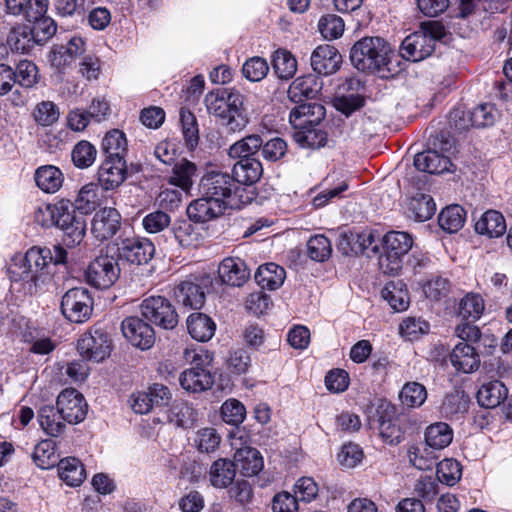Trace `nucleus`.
<instances>
[{"label":"nucleus","instance_id":"obj_13","mask_svg":"<svg viewBox=\"0 0 512 512\" xmlns=\"http://www.w3.org/2000/svg\"><path fill=\"white\" fill-rule=\"evenodd\" d=\"M77 349L83 358L100 362L110 353L109 336L99 329L85 333L78 340Z\"/></svg>","mask_w":512,"mask_h":512},{"label":"nucleus","instance_id":"obj_48","mask_svg":"<svg viewBox=\"0 0 512 512\" xmlns=\"http://www.w3.org/2000/svg\"><path fill=\"white\" fill-rule=\"evenodd\" d=\"M485 309L483 298L477 293H467L459 303L458 314L466 321L478 320Z\"/></svg>","mask_w":512,"mask_h":512},{"label":"nucleus","instance_id":"obj_45","mask_svg":"<svg viewBox=\"0 0 512 512\" xmlns=\"http://www.w3.org/2000/svg\"><path fill=\"white\" fill-rule=\"evenodd\" d=\"M99 203L100 195L98 184L91 182L80 189L73 208L84 215L94 211Z\"/></svg>","mask_w":512,"mask_h":512},{"label":"nucleus","instance_id":"obj_56","mask_svg":"<svg viewBox=\"0 0 512 512\" xmlns=\"http://www.w3.org/2000/svg\"><path fill=\"white\" fill-rule=\"evenodd\" d=\"M39 34H10L7 38V44L14 52L29 53L35 44L43 45L48 41V37L38 38Z\"/></svg>","mask_w":512,"mask_h":512},{"label":"nucleus","instance_id":"obj_32","mask_svg":"<svg viewBox=\"0 0 512 512\" xmlns=\"http://www.w3.org/2000/svg\"><path fill=\"white\" fill-rule=\"evenodd\" d=\"M232 446L236 450L234 458L240 463L244 476L257 475L263 469V458L258 450L249 446L238 448L235 443H232Z\"/></svg>","mask_w":512,"mask_h":512},{"label":"nucleus","instance_id":"obj_62","mask_svg":"<svg viewBox=\"0 0 512 512\" xmlns=\"http://www.w3.org/2000/svg\"><path fill=\"white\" fill-rule=\"evenodd\" d=\"M180 121L186 145L190 149H194L199 141V131L196 117L190 111L181 110Z\"/></svg>","mask_w":512,"mask_h":512},{"label":"nucleus","instance_id":"obj_16","mask_svg":"<svg viewBox=\"0 0 512 512\" xmlns=\"http://www.w3.org/2000/svg\"><path fill=\"white\" fill-rule=\"evenodd\" d=\"M120 225V213L115 208L105 207L95 213L91 223V232L96 239L104 241L113 237Z\"/></svg>","mask_w":512,"mask_h":512},{"label":"nucleus","instance_id":"obj_18","mask_svg":"<svg viewBox=\"0 0 512 512\" xmlns=\"http://www.w3.org/2000/svg\"><path fill=\"white\" fill-rule=\"evenodd\" d=\"M56 227L64 232L68 244L75 245L79 244L85 236L86 220L83 214L76 212L70 202V207L65 208Z\"/></svg>","mask_w":512,"mask_h":512},{"label":"nucleus","instance_id":"obj_29","mask_svg":"<svg viewBox=\"0 0 512 512\" xmlns=\"http://www.w3.org/2000/svg\"><path fill=\"white\" fill-rule=\"evenodd\" d=\"M475 231L489 238L502 236L506 231V222L503 215L496 210L484 212L475 223Z\"/></svg>","mask_w":512,"mask_h":512},{"label":"nucleus","instance_id":"obj_5","mask_svg":"<svg viewBox=\"0 0 512 512\" xmlns=\"http://www.w3.org/2000/svg\"><path fill=\"white\" fill-rule=\"evenodd\" d=\"M454 149V140L441 132L429 139V148L417 153L414 166L417 170L430 174H440L449 171L451 164L449 154Z\"/></svg>","mask_w":512,"mask_h":512},{"label":"nucleus","instance_id":"obj_52","mask_svg":"<svg viewBox=\"0 0 512 512\" xmlns=\"http://www.w3.org/2000/svg\"><path fill=\"white\" fill-rule=\"evenodd\" d=\"M294 130L293 139L303 148L316 149L326 144L327 134L315 126Z\"/></svg>","mask_w":512,"mask_h":512},{"label":"nucleus","instance_id":"obj_22","mask_svg":"<svg viewBox=\"0 0 512 512\" xmlns=\"http://www.w3.org/2000/svg\"><path fill=\"white\" fill-rule=\"evenodd\" d=\"M202 196L192 201L187 207V215L190 220L197 223H205L214 220L225 213L227 210L221 202Z\"/></svg>","mask_w":512,"mask_h":512},{"label":"nucleus","instance_id":"obj_34","mask_svg":"<svg viewBox=\"0 0 512 512\" xmlns=\"http://www.w3.org/2000/svg\"><path fill=\"white\" fill-rule=\"evenodd\" d=\"M254 277L263 289L276 290L283 285L286 272L283 267L275 263H267L258 267Z\"/></svg>","mask_w":512,"mask_h":512},{"label":"nucleus","instance_id":"obj_4","mask_svg":"<svg viewBox=\"0 0 512 512\" xmlns=\"http://www.w3.org/2000/svg\"><path fill=\"white\" fill-rule=\"evenodd\" d=\"M183 359L192 367L180 374L179 382L182 388L190 392H202L211 388L214 378L208 367L212 364L213 354L203 348H186L183 351Z\"/></svg>","mask_w":512,"mask_h":512},{"label":"nucleus","instance_id":"obj_59","mask_svg":"<svg viewBox=\"0 0 512 512\" xmlns=\"http://www.w3.org/2000/svg\"><path fill=\"white\" fill-rule=\"evenodd\" d=\"M331 252V243L324 235L312 236L307 242V254L314 261L324 262L330 257Z\"/></svg>","mask_w":512,"mask_h":512},{"label":"nucleus","instance_id":"obj_20","mask_svg":"<svg viewBox=\"0 0 512 512\" xmlns=\"http://www.w3.org/2000/svg\"><path fill=\"white\" fill-rule=\"evenodd\" d=\"M218 275L222 283L231 287H241L249 280L250 270L242 259L226 257L219 264Z\"/></svg>","mask_w":512,"mask_h":512},{"label":"nucleus","instance_id":"obj_28","mask_svg":"<svg viewBox=\"0 0 512 512\" xmlns=\"http://www.w3.org/2000/svg\"><path fill=\"white\" fill-rule=\"evenodd\" d=\"M186 324L191 337L199 342L209 341L216 331V324L212 318L201 312L190 314Z\"/></svg>","mask_w":512,"mask_h":512},{"label":"nucleus","instance_id":"obj_27","mask_svg":"<svg viewBox=\"0 0 512 512\" xmlns=\"http://www.w3.org/2000/svg\"><path fill=\"white\" fill-rule=\"evenodd\" d=\"M322 185L324 189L314 197L312 202L315 208H322L329 201L340 198L341 194L348 189L346 180L336 172L328 174L323 180Z\"/></svg>","mask_w":512,"mask_h":512},{"label":"nucleus","instance_id":"obj_41","mask_svg":"<svg viewBox=\"0 0 512 512\" xmlns=\"http://www.w3.org/2000/svg\"><path fill=\"white\" fill-rule=\"evenodd\" d=\"M66 207H70L68 200H61L55 204H42L35 209L34 220L42 227L57 226Z\"/></svg>","mask_w":512,"mask_h":512},{"label":"nucleus","instance_id":"obj_64","mask_svg":"<svg viewBox=\"0 0 512 512\" xmlns=\"http://www.w3.org/2000/svg\"><path fill=\"white\" fill-rule=\"evenodd\" d=\"M473 127H487L495 123L499 116V112L495 105L491 103L480 104L471 110Z\"/></svg>","mask_w":512,"mask_h":512},{"label":"nucleus","instance_id":"obj_23","mask_svg":"<svg viewBox=\"0 0 512 512\" xmlns=\"http://www.w3.org/2000/svg\"><path fill=\"white\" fill-rule=\"evenodd\" d=\"M85 51V42L81 37H72L67 45H54L50 54L49 62L58 71H62L73 59Z\"/></svg>","mask_w":512,"mask_h":512},{"label":"nucleus","instance_id":"obj_12","mask_svg":"<svg viewBox=\"0 0 512 512\" xmlns=\"http://www.w3.org/2000/svg\"><path fill=\"white\" fill-rule=\"evenodd\" d=\"M56 406L68 424H78L86 418L88 404L74 388L63 390L57 397Z\"/></svg>","mask_w":512,"mask_h":512},{"label":"nucleus","instance_id":"obj_58","mask_svg":"<svg viewBox=\"0 0 512 512\" xmlns=\"http://www.w3.org/2000/svg\"><path fill=\"white\" fill-rule=\"evenodd\" d=\"M269 72L267 61L259 56L247 59L242 66L243 76L251 82L263 80Z\"/></svg>","mask_w":512,"mask_h":512},{"label":"nucleus","instance_id":"obj_9","mask_svg":"<svg viewBox=\"0 0 512 512\" xmlns=\"http://www.w3.org/2000/svg\"><path fill=\"white\" fill-rule=\"evenodd\" d=\"M141 315L149 322L166 330L178 324V314L172 303L163 296H150L140 305Z\"/></svg>","mask_w":512,"mask_h":512},{"label":"nucleus","instance_id":"obj_43","mask_svg":"<svg viewBox=\"0 0 512 512\" xmlns=\"http://www.w3.org/2000/svg\"><path fill=\"white\" fill-rule=\"evenodd\" d=\"M272 67L279 79L289 80L297 71V61L290 51L278 49L272 56Z\"/></svg>","mask_w":512,"mask_h":512},{"label":"nucleus","instance_id":"obj_57","mask_svg":"<svg viewBox=\"0 0 512 512\" xmlns=\"http://www.w3.org/2000/svg\"><path fill=\"white\" fill-rule=\"evenodd\" d=\"M436 474L440 482L453 486L461 478L462 467L454 459H444L437 464Z\"/></svg>","mask_w":512,"mask_h":512},{"label":"nucleus","instance_id":"obj_24","mask_svg":"<svg viewBox=\"0 0 512 512\" xmlns=\"http://www.w3.org/2000/svg\"><path fill=\"white\" fill-rule=\"evenodd\" d=\"M37 421L44 433L50 437L63 435L68 424L58 407L52 404H44L39 407Z\"/></svg>","mask_w":512,"mask_h":512},{"label":"nucleus","instance_id":"obj_19","mask_svg":"<svg viewBox=\"0 0 512 512\" xmlns=\"http://www.w3.org/2000/svg\"><path fill=\"white\" fill-rule=\"evenodd\" d=\"M127 175L124 158H106L98 170V181L104 190H114L119 187Z\"/></svg>","mask_w":512,"mask_h":512},{"label":"nucleus","instance_id":"obj_11","mask_svg":"<svg viewBox=\"0 0 512 512\" xmlns=\"http://www.w3.org/2000/svg\"><path fill=\"white\" fill-rule=\"evenodd\" d=\"M447 34H408L402 41L400 55L406 60L418 62L430 56L436 42L442 41Z\"/></svg>","mask_w":512,"mask_h":512},{"label":"nucleus","instance_id":"obj_63","mask_svg":"<svg viewBox=\"0 0 512 512\" xmlns=\"http://www.w3.org/2000/svg\"><path fill=\"white\" fill-rule=\"evenodd\" d=\"M469 399L461 390L447 394L442 404V411L447 416L464 413L468 408Z\"/></svg>","mask_w":512,"mask_h":512},{"label":"nucleus","instance_id":"obj_53","mask_svg":"<svg viewBox=\"0 0 512 512\" xmlns=\"http://www.w3.org/2000/svg\"><path fill=\"white\" fill-rule=\"evenodd\" d=\"M32 458L41 469H50L59 463L55 445L51 440L40 441L34 448Z\"/></svg>","mask_w":512,"mask_h":512},{"label":"nucleus","instance_id":"obj_30","mask_svg":"<svg viewBox=\"0 0 512 512\" xmlns=\"http://www.w3.org/2000/svg\"><path fill=\"white\" fill-rule=\"evenodd\" d=\"M174 294L177 302L189 309H200L205 302V294L200 286L190 280L177 285Z\"/></svg>","mask_w":512,"mask_h":512},{"label":"nucleus","instance_id":"obj_8","mask_svg":"<svg viewBox=\"0 0 512 512\" xmlns=\"http://www.w3.org/2000/svg\"><path fill=\"white\" fill-rule=\"evenodd\" d=\"M63 316L74 323L87 321L93 312V298L85 287L69 289L61 299Z\"/></svg>","mask_w":512,"mask_h":512},{"label":"nucleus","instance_id":"obj_14","mask_svg":"<svg viewBox=\"0 0 512 512\" xmlns=\"http://www.w3.org/2000/svg\"><path fill=\"white\" fill-rule=\"evenodd\" d=\"M123 336L135 347L149 349L155 341L152 326L136 316L125 318L121 324Z\"/></svg>","mask_w":512,"mask_h":512},{"label":"nucleus","instance_id":"obj_15","mask_svg":"<svg viewBox=\"0 0 512 512\" xmlns=\"http://www.w3.org/2000/svg\"><path fill=\"white\" fill-rule=\"evenodd\" d=\"M155 253V247L151 240L144 237L126 238L119 247L122 258L132 264L142 265L148 263Z\"/></svg>","mask_w":512,"mask_h":512},{"label":"nucleus","instance_id":"obj_2","mask_svg":"<svg viewBox=\"0 0 512 512\" xmlns=\"http://www.w3.org/2000/svg\"><path fill=\"white\" fill-rule=\"evenodd\" d=\"M66 259L67 251L59 245L53 246V249L40 246L28 249L20 261V279L27 283L28 292L36 294L50 283L54 268L64 265Z\"/></svg>","mask_w":512,"mask_h":512},{"label":"nucleus","instance_id":"obj_54","mask_svg":"<svg viewBox=\"0 0 512 512\" xmlns=\"http://www.w3.org/2000/svg\"><path fill=\"white\" fill-rule=\"evenodd\" d=\"M399 398L404 406L420 407L427 399V391L419 382H408L402 387Z\"/></svg>","mask_w":512,"mask_h":512},{"label":"nucleus","instance_id":"obj_44","mask_svg":"<svg viewBox=\"0 0 512 512\" xmlns=\"http://www.w3.org/2000/svg\"><path fill=\"white\" fill-rule=\"evenodd\" d=\"M172 231L175 240L182 248L197 247L202 241L201 233L187 220L177 221Z\"/></svg>","mask_w":512,"mask_h":512},{"label":"nucleus","instance_id":"obj_26","mask_svg":"<svg viewBox=\"0 0 512 512\" xmlns=\"http://www.w3.org/2000/svg\"><path fill=\"white\" fill-rule=\"evenodd\" d=\"M450 361L457 371L463 373H472L480 366V356L476 349L463 342L454 347L450 354Z\"/></svg>","mask_w":512,"mask_h":512},{"label":"nucleus","instance_id":"obj_31","mask_svg":"<svg viewBox=\"0 0 512 512\" xmlns=\"http://www.w3.org/2000/svg\"><path fill=\"white\" fill-rule=\"evenodd\" d=\"M236 477V466L232 460L220 458L214 461L209 470V481L215 488H226Z\"/></svg>","mask_w":512,"mask_h":512},{"label":"nucleus","instance_id":"obj_38","mask_svg":"<svg viewBox=\"0 0 512 512\" xmlns=\"http://www.w3.org/2000/svg\"><path fill=\"white\" fill-rule=\"evenodd\" d=\"M407 210L409 217L423 222L434 215L436 204L430 195L417 192L410 198Z\"/></svg>","mask_w":512,"mask_h":512},{"label":"nucleus","instance_id":"obj_49","mask_svg":"<svg viewBox=\"0 0 512 512\" xmlns=\"http://www.w3.org/2000/svg\"><path fill=\"white\" fill-rule=\"evenodd\" d=\"M261 146V137L253 134L231 145L228 154L230 158L237 159V161L245 158H255L254 155L259 151Z\"/></svg>","mask_w":512,"mask_h":512},{"label":"nucleus","instance_id":"obj_25","mask_svg":"<svg viewBox=\"0 0 512 512\" xmlns=\"http://www.w3.org/2000/svg\"><path fill=\"white\" fill-rule=\"evenodd\" d=\"M323 87L322 79L315 74H308L297 77L288 88V97L291 101L298 103L303 99H314L321 92Z\"/></svg>","mask_w":512,"mask_h":512},{"label":"nucleus","instance_id":"obj_10","mask_svg":"<svg viewBox=\"0 0 512 512\" xmlns=\"http://www.w3.org/2000/svg\"><path fill=\"white\" fill-rule=\"evenodd\" d=\"M120 267L113 256L101 255L95 258L86 270L87 282L99 289L111 287L119 278Z\"/></svg>","mask_w":512,"mask_h":512},{"label":"nucleus","instance_id":"obj_3","mask_svg":"<svg viewBox=\"0 0 512 512\" xmlns=\"http://www.w3.org/2000/svg\"><path fill=\"white\" fill-rule=\"evenodd\" d=\"M207 112L217 119L230 132H240L249 119L244 108V96L234 88H218L205 95Z\"/></svg>","mask_w":512,"mask_h":512},{"label":"nucleus","instance_id":"obj_1","mask_svg":"<svg viewBox=\"0 0 512 512\" xmlns=\"http://www.w3.org/2000/svg\"><path fill=\"white\" fill-rule=\"evenodd\" d=\"M351 61L361 71L390 79L402 71L401 60L392 46L379 36H365L351 49Z\"/></svg>","mask_w":512,"mask_h":512},{"label":"nucleus","instance_id":"obj_37","mask_svg":"<svg viewBox=\"0 0 512 512\" xmlns=\"http://www.w3.org/2000/svg\"><path fill=\"white\" fill-rule=\"evenodd\" d=\"M167 417L170 423L186 429L195 424L198 414L188 402L175 400L167 411Z\"/></svg>","mask_w":512,"mask_h":512},{"label":"nucleus","instance_id":"obj_21","mask_svg":"<svg viewBox=\"0 0 512 512\" xmlns=\"http://www.w3.org/2000/svg\"><path fill=\"white\" fill-rule=\"evenodd\" d=\"M326 114L325 107L316 102L301 104L294 107L289 114V122L293 129L317 126Z\"/></svg>","mask_w":512,"mask_h":512},{"label":"nucleus","instance_id":"obj_33","mask_svg":"<svg viewBox=\"0 0 512 512\" xmlns=\"http://www.w3.org/2000/svg\"><path fill=\"white\" fill-rule=\"evenodd\" d=\"M508 396L506 386L498 381H489L484 383L477 392L478 403L486 408H495L499 406Z\"/></svg>","mask_w":512,"mask_h":512},{"label":"nucleus","instance_id":"obj_17","mask_svg":"<svg viewBox=\"0 0 512 512\" xmlns=\"http://www.w3.org/2000/svg\"><path fill=\"white\" fill-rule=\"evenodd\" d=\"M341 63V54L329 44L319 45L311 55V66L319 75L327 76L336 73Z\"/></svg>","mask_w":512,"mask_h":512},{"label":"nucleus","instance_id":"obj_7","mask_svg":"<svg viewBox=\"0 0 512 512\" xmlns=\"http://www.w3.org/2000/svg\"><path fill=\"white\" fill-rule=\"evenodd\" d=\"M384 253L379 257L383 273L397 274L403 264V257L412 249L413 238L407 232L390 231L383 237Z\"/></svg>","mask_w":512,"mask_h":512},{"label":"nucleus","instance_id":"obj_36","mask_svg":"<svg viewBox=\"0 0 512 512\" xmlns=\"http://www.w3.org/2000/svg\"><path fill=\"white\" fill-rule=\"evenodd\" d=\"M36 185L45 193L57 192L63 184L64 176L62 171L53 165L39 167L34 175Z\"/></svg>","mask_w":512,"mask_h":512},{"label":"nucleus","instance_id":"obj_61","mask_svg":"<svg viewBox=\"0 0 512 512\" xmlns=\"http://www.w3.org/2000/svg\"><path fill=\"white\" fill-rule=\"evenodd\" d=\"M451 290L450 281L442 276H433L424 286L425 296L432 301H440L446 298Z\"/></svg>","mask_w":512,"mask_h":512},{"label":"nucleus","instance_id":"obj_42","mask_svg":"<svg viewBox=\"0 0 512 512\" xmlns=\"http://www.w3.org/2000/svg\"><path fill=\"white\" fill-rule=\"evenodd\" d=\"M453 440L451 427L444 422H437L428 426L425 430L426 444L436 450L447 447Z\"/></svg>","mask_w":512,"mask_h":512},{"label":"nucleus","instance_id":"obj_50","mask_svg":"<svg viewBox=\"0 0 512 512\" xmlns=\"http://www.w3.org/2000/svg\"><path fill=\"white\" fill-rule=\"evenodd\" d=\"M102 148L106 158H124L127 153V140L125 134L119 130L106 133L102 140Z\"/></svg>","mask_w":512,"mask_h":512},{"label":"nucleus","instance_id":"obj_51","mask_svg":"<svg viewBox=\"0 0 512 512\" xmlns=\"http://www.w3.org/2000/svg\"><path fill=\"white\" fill-rule=\"evenodd\" d=\"M31 115L37 125L49 127L59 120L60 109L53 101L43 100L35 105Z\"/></svg>","mask_w":512,"mask_h":512},{"label":"nucleus","instance_id":"obj_60","mask_svg":"<svg viewBox=\"0 0 512 512\" xmlns=\"http://www.w3.org/2000/svg\"><path fill=\"white\" fill-rule=\"evenodd\" d=\"M15 83L21 86L31 88L36 85L40 79L38 67L32 61L22 60L18 63L14 71Z\"/></svg>","mask_w":512,"mask_h":512},{"label":"nucleus","instance_id":"obj_39","mask_svg":"<svg viewBox=\"0 0 512 512\" xmlns=\"http://www.w3.org/2000/svg\"><path fill=\"white\" fill-rule=\"evenodd\" d=\"M381 295L395 311H404L409 306V294L401 280L386 283Z\"/></svg>","mask_w":512,"mask_h":512},{"label":"nucleus","instance_id":"obj_47","mask_svg":"<svg viewBox=\"0 0 512 512\" xmlns=\"http://www.w3.org/2000/svg\"><path fill=\"white\" fill-rule=\"evenodd\" d=\"M196 165L187 159H181L175 163L170 177V183L188 191L193 184V177L196 175Z\"/></svg>","mask_w":512,"mask_h":512},{"label":"nucleus","instance_id":"obj_6","mask_svg":"<svg viewBox=\"0 0 512 512\" xmlns=\"http://www.w3.org/2000/svg\"><path fill=\"white\" fill-rule=\"evenodd\" d=\"M239 187L232 175L227 172L210 171L200 180V192L221 202L227 209H240Z\"/></svg>","mask_w":512,"mask_h":512},{"label":"nucleus","instance_id":"obj_35","mask_svg":"<svg viewBox=\"0 0 512 512\" xmlns=\"http://www.w3.org/2000/svg\"><path fill=\"white\" fill-rule=\"evenodd\" d=\"M233 175L236 184H253L257 182L263 172L262 164L256 158H245L242 160H238L232 169Z\"/></svg>","mask_w":512,"mask_h":512},{"label":"nucleus","instance_id":"obj_40","mask_svg":"<svg viewBox=\"0 0 512 512\" xmlns=\"http://www.w3.org/2000/svg\"><path fill=\"white\" fill-rule=\"evenodd\" d=\"M59 477L69 486H78L86 478L83 464L75 457H67L58 463Z\"/></svg>","mask_w":512,"mask_h":512},{"label":"nucleus","instance_id":"obj_55","mask_svg":"<svg viewBox=\"0 0 512 512\" xmlns=\"http://www.w3.org/2000/svg\"><path fill=\"white\" fill-rule=\"evenodd\" d=\"M96 156L97 150L95 146L86 140L79 141L71 152L74 165L80 169H85L93 165Z\"/></svg>","mask_w":512,"mask_h":512},{"label":"nucleus","instance_id":"obj_46","mask_svg":"<svg viewBox=\"0 0 512 512\" xmlns=\"http://www.w3.org/2000/svg\"><path fill=\"white\" fill-rule=\"evenodd\" d=\"M466 219L464 209L459 205L447 206L438 216L439 226L448 233H456L459 231Z\"/></svg>","mask_w":512,"mask_h":512}]
</instances>
